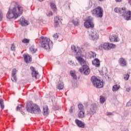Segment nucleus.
Masks as SVG:
<instances>
[{"label":"nucleus","mask_w":131,"mask_h":131,"mask_svg":"<svg viewBox=\"0 0 131 131\" xmlns=\"http://www.w3.org/2000/svg\"><path fill=\"white\" fill-rule=\"evenodd\" d=\"M122 0H116V2H117V3H120V2H121Z\"/></svg>","instance_id":"a18cd8bd"},{"label":"nucleus","mask_w":131,"mask_h":131,"mask_svg":"<svg viewBox=\"0 0 131 131\" xmlns=\"http://www.w3.org/2000/svg\"><path fill=\"white\" fill-rule=\"evenodd\" d=\"M103 12V9L99 6L91 11L92 15L97 18H102Z\"/></svg>","instance_id":"20e7f679"},{"label":"nucleus","mask_w":131,"mask_h":131,"mask_svg":"<svg viewBox=\"0 0 131 131\" xmlns=\"http://www.w3.org/2000/svg\"><path fill=\"white\" fill-rule=\"evenodd\" d=\"M93 56H96V54H95V53H94V54H93Z\"/></svg>","instance_id":"3c124183"},{"label":"nucleus","mask_w":131,"mask_h":131,"mask_svg":"<svg viewBox=\"0 0 131 131\" xmlns=\"http://www.w3.org/2000/svg\"><path fill=\"white\" fill-rule=\"evenodd\" d=\"M72 23H73V24L74 25H78V24H79V21H78V19H75V20H73V21H72Z\"/></svg>","instance_id":"f704fd0d"},{"label":"nucleus","mask_w":131,"mask_h":131,"mask_svg":"<svg viewBox=\"0 0 131 131\" xmlns=\"http://www.w3.org/2000/svg\"><path fill=\"white\" fill-rule=\"evenodd\" d=\"M78 107L79 111H84V107H83V105L82 104H79L78 105Z\"/></svg>","instance_id":"c756f323"},{"label":"nucleus","mask_w":131,"mask_h":131,"mask_svg":"<svg viewBox=\"0 0 131 131\" xmlns=\"http://www.w3.org/2000/svg\"><path fill=\"white\" fill-rule=\"evenodd\" d=\"M51 8L52 9L54 12H56L57 11V7H56V5L54 3H51Z\"/></svg>","instance_id":"cd10ccee"},{"label":"nucleus","mask_w":131,"mask_h":131,"mask_svg":"<svg viewBox=\"0 0 131 131\" xmlns=\"http://www.w3.org/2000/svg\"><path fill=\"white\" fill-rule=\"evenodd\" d=\"M0 106L1 109L4 110V108H5V105H4V100L2 99H0Z\"/></svg>","instance_id":"c85d7f7f"},{"label":"nucleus","mask_w":131,"mask_h":131,"mask_svg":"<svg viewBox=\"0 0 131 131\" xmlns=\"http://www.w3.org/2000/svg\"><path fill=\"white\" fill-rule=\"evenodd\" d=\"M114 11L116 13H120V14H122L123 12L125 11V7H123L121 9L116 8H115Z\"/></svg>","instance_id":"6ab92c4d"},{"label":"nucleus","mask_w":131,"mask_h":131,"mask_svg":"<svg viewBox=\"0 0 131 131\" xmlns=\"http://www.w3.org/2000/svg\"><path fill=\"white\" fill-rule=\"evenodd\" d=\"M26 109L28 112L32 114H40L41 111L37 105L33 103L32 101L28 102L26 105Z\"/></svg>","instance_id":"f03ea898"},{"label":"nucleus","mask_w":131,"mask_h":131,"mask_svg":"<svg viewBox=\"0 0 131 131\" xmlns=\"http://www.w3.org/2000/svg\"><path fill=\"white\" fill-rule=\"evenodd\" d=\"M19 22L22 26H27L28 25V21L22 17L20 18Z\"/></svg>","instance_id":"a211bd4d"},{"label":"nucleus","mask_w":131,"mask_h":131,"mask_svg":"<svg viewBox=\"0 0 131 131\" xmlns=\"http://www.w3.org/2000/svg\"><path fill=\"white\" fill-rule=\"evenodd\" d=\"M122 16L124 17L125 20H131V11H126V8H125V11L123 12Z\"/></svg>","instance_id":"9d476101"},{"label":"nucleus","mask_w":131,"mask_h":131,"mask_svg":"<svg viewBox=\"0 0 131 131\" xmlns=\"http://www.w3.org/2000/svg\"><path fill=\"white\" fill-rule=\"evenodd\" d=\"M78 116L79 117V118L84 117V111H79L78 114Z\"/></svg>","instance_id":"393cba45"},{"label":"nucleus","mask_w":131,"mask_h":131,"mask_svg":"<svg viewBox=\"0 0 131 131\" xmlns=\"http://www.w3.org/2000/svg\"><path fill=\"white\" fill-rule=\"evenodd\" d=\"M115 45L113 43H103V49L104 50H110L111 49H114L115 48Z\"/></svg>","instance_id":"f8f14e48"},{"label":"nucleus","mask_w":131,"mask_h":131,"mask_svg":"<svg viewBox=\"0 0 131 131\" xmlns=\"http://www.w3.org/2000/svg\"><path fill=\"white\" fill-rule=\"evenodd\" d=\"M128 78H129V75L126 74L124 75V79H125V80H128Z\"/></svg>","instance_id":"e433bc0d"},{"label":"nucleus","mask_w":131,"mask_h":131,"mask_svg":"<svg viewBox=\"0 0 131 131\" xmlns=\"http://www.w3.org/2000/svg\"><path fill=\"white\" fill-rule=\"evenodd\" d=\"M126 106H127V107H129V106H131V101L128 102L126 104Z\"/></svg>","instance_id":"79ce46f5"},{"label":"nucleus","mask_w":131,"mask_h":131,"mask_svg":"<svg viewBox=\"0 0 131 131\" xmlns=\"http://www.w3.org/2000/svg\"><path fill=\"white\" fill-rule=\"evenodd\" d=\"M64 88V84L63 83H60L58 84L57 89L58 90H63Z\"/></svg>","instance_id":"7c9ffc66"},{"label":"nucleus","mask_w":131,"mask_h":131,"mask_svg":"<svg viewBox=\"0 0 131 131\" xmlns=\"http://www.w3.org/2000/svg\"><path fill=\"white\" fill-rule=\"evenodd\" d=\"M76 58L80 64V65H82V66H83V65H86V61H85V60H84L83 58H81V57L78 56H77Z\"/></svg>","instance_id":"dca6fc26"},{"label":"nucleus","mask_w":131,"mask_h":131,"mask_svg":"<svg viewBox=\"0 0 131 131\" xmlns=\"http://www.w3.org/2000/svg\"><path fill=\"white\" fill-rule=\"evenodd\" d=\"M69 111H70V113H72V112L73 111V110H72V106L71 107V109Z\"/></svg>","instance_id":"c03bdc74"},{"label":"nucleus","mask_w":131,"mask_h":131,"mask_svg":"<svg viewBox=\"0 0 131 131\" xmlns=\"http://www.w3.org/2000/svg\"><path fill=\"white\" fill-rule=\"evenodd\" d=\"M39 2H42L43 0H38Z\"/></svg>","instance_id":"8fccbe9b"},{"label":"nucleus","mask_w":131,"mask_h":131,"mask_svg":"<svg viewBox=\"0 0 131 131\" xmlns=\"http://www.w3.org/2000/svg\"><path fill=\"white\" fill-rule=\"evenodd\" d=\"M119 89H120V86L119 85L116 84L113 86V91L114 92H116V91H118Z\"/></svg>","instance_id":"bb28decb"},{"label":"nucleus","mask_w":131,"mask_h":131,"mask_svg":"<svg viewBox=\"0 0 131 131\" xmlns=\"http://www.w3.org/2000/svg\"><path fill=\"white\" fill-rule=\"evenodd\" d=\"M110 40L111 42H113V41H118V39L116 37V35H112L110 36Z\"/></svg>","instance_id":"4be33fe9"},{"label":"nucleus","mask_w":131,"mask_h":131,"mask_svg":"<svg viewBox=\"0 0 131 131\" xmlns=\"http://www.w3.org/2000/svg\"><path fill=\"white\" fill-rule=\"evenodd\" d=\"M89 18L86 20L84 24V26L85 27V28H90V27H91L93 28L94 27V23H93V18H91V17H89Z\"/></svg>","instance_id":"1a4fd4ad"},{"label":"nucleus","mask_w":131,"mask_h":131,"mask_svg":"<svg viewBox=\"0 0 131 131\" xmlns=\"http://www.w3.org/2000/svg\"><path fill=\"white\" fill-rule=\"evenodd\" d=\"M75 123H76L77 125L79 127H81V128H84V126H85V124L83 123V122L79 120H75Z\"/></svg>","instance_id":"2eb2a0df"},{"label":"nucleus","mask_w":131,"mask_h":131,"mask_svg":"<svg viewBox=\"0 0 131 131\" xmlns=\"http://www.w3.org/2000/svg\"><path fill=\"white\" fill-rule=\"evenodd\" d=\"M30 69L32 71V76L34 77L36 79L39 78V74L35 70V69L33 67H31Z\"/></svg>","instance_id":"9b49d317"},{"label":"nucleus","mask_w":131,"mask_h":131,"mask_svg":"<svg viewBox=\"0 0 131 131\" xmlns=\"http://www.w3.org/2000/svg\"><path fill=\"white\" fill-rule=\"evenodd\" d=\"M128 3L129 4V5H130L131 6V0H128Z\"/></svg>","instance_id":"de8ad7c7"},{"label":"nucleus","mask_w":131,"mask_h":131,"mask_svg":"<svg viewBox=\"0 0 131 131\" xmlns=\"http://www.w3.org/2000/svg\"><path fill=\"white\" fill-rule=\"evenodd\" d=\"M90 36L92 40H97L99 38V33L96 30H92L90 34Z\"/></svg>","instance_id":"6e6552de"},{"label":"nucleus","mask_w":131,"mask_h":131,"mask_svg":"<svg viewBox=\"0 0 131 131\" xmlns=\"http://www.w3.org/2000/svg\"><path fill=\"white\" fill-rule=\"evenodd\" d=\"M105 98H104V97L101 96L100 97V102L101 103V104H103L104 102H105Z\"/></svg>","instance_id":"2f4dec72"},{"label":"nucleus","mask_w":131,"mask_h":131,"mask_svg":"<svg viewBox=\"0 0 131 131\" xmlns=\"http://www.w3.org/2000/svg\"><path fill=\"white\" fill-rule=\"evenodd\" d=\"M17 73V70L13 69L12 72L11 80L13 82H17V77H16V74Z\"/></svg>","instance_id":"ddd939ff"},{"label":"nucleus","mask_w":131,"mask_h":131,"mask_svg":"<svg viewBox=\"0 0 131 131\" xmlns=\"http://www.w3.org/2000/svg\"><path fill=\"white\" fill-rule=\"evenodd\" d=\"M15 45L14 44H12L11 47V51H15Z\"/></svg>","instance_id":"58836bf2"},{"label":"nucleus","mask_w":131,"mask_h":131,"mask_svg":"<svg viewBox=\"0 0 131 131\" xmlns=\"http://www.w3.org/2000/svg\"><path fill=\"white\" fill-rule=\"evenodd\" d=\"M2 20H3V12L0 10V21H2Z\"/></svg>","instance_id":"a19ab883"},{"label":"nucleus","mask_w":131,"mask_h":131,"mask_svg":"<svg viewBox=\"0 0 131 131\" xmlns=\"http://www.w3.org/2000/svg\"><path fill=\"white\" fill-rule=\"evenodd\" d=\"M23 11H24V8L20 5H18L16 8H13L12 10H9L6 15L8 19H17L18 17L21 16L23 13Z\"/></svg>","instance_id":"f257e3e1"},{"label":"nucleus","mask_w":131,"mask_h":131,"mask_svg":"<svg viewBox=\"0 0 131 131\" xmlns=\"http://www.w3.org/2000/svg\"><path fill=\"white\" fill-rule=\"evenodd\" d=\"M96 109H97V106L95 104H91L88 110V114L90 115V116L92 115H94L95 113H96Z\"/></svg>","instance_id":"0eeeda50"},{"label":"nucleus","mask_w":131,"mask_h":131,"mask_svg":"<svg viewBox=\"0 0 131 131\" xmlns=\"http://www.w3.org/2000/svg\"><path fill=\"white\" fill-rule=\"evenodd\" d=\"M49 107L48 106L46 105L43 107V114L45 116H48L49 115Z\"/></svg>","instance_id":"aec40b11"},{"label":"nucleus","mask_w":131,"mask_h":131,"mask_svg":"<svg viewBox=\"0 0 131 131\" xmlns=\"http://www.w3.org/2000/svg\"><path fill=\"white\" fill-rule=\"evenodd\" d=\"M99 50H103V49H104V44H101L99 46Z\"/></svg>","instance_id":"ea45409f"},{"label":"nucleus","mask_w":131,"mask_h":131,"mask_svg":"<svg viewBox=\"0 0 131 131\" xmlns=\"http://www.w3.org/2000/svg\"><path fill=\"white\" fill-rule=\"evenodd\" d=\"M70 75L72 76L74 79H77V76L75 74V71H70Z\"/></svg>","instance_id":"a878e982"},{"label":"nucleus","mask_w":131,"mask_h":131,"mask_svg":"<svg viewBox=\"0 0 131 131\" xmlns=\"http://www.w3.org/2000/svg\"><path fill=\"white\" fill-rule=\"evenodd\" d=\"M71 49L73 52L76 53L77 56H80V49L78 47H75L74 46H72Z\"/></svg>","instance_id":"4468645a"},{"label":"nucleus","mask_w":131,"mask_h":131,"mask_svg":"<svg viewBox=\"0 0 131 131\" xmlns=\"http://www.w3.org/2000/svg\"><path fill=\"white\" fill-rule=\"evenodd\" d=\"M49 16H53V12H52V11L49 12Z\"/></svg>","instance_id":"37998d69"},{"label":"nucleus","mask_w":131,"mask_h":131,"mask_svg":"<svg viewBox=\"0 0 131 131\" xmlns=\"http://www.w3.org/2000/svg\"><path fill=\"white\" fill-rule=\"evenodd\" d=\"M107 115H112V113H107Z\"/></svg>","instance_id":"49530a36"},{"label":"nucleus","mask_w":131,"mask_h":131,"mask_svg":"<svg viewBox=\"0 0 131 131\" xmlns=\"http://www.w3.org/2000/svg\"><path fill=\"white\" fill-rule=\"evenodd\" d=\"M39 42L42 48L46 50H50L52 46V41H51L49 38L42 36L40 38Z\"/></svg>","instance_id":"7ed1b4c3"},{"label":"nucleus","mask_w":131,"mask_h":131,"mask_svg":"<svg viewBox=\"0 0 131 131\" xmlns=\"http://www.w3.org/2000/svg\"><path fill=\"white\" fill-rule=\"evenodd\" d=\"M126 91L127 92H128L129 91H130V89H129V88H127Z\"/></svg>","instance_id":"09e8293b"},{"label":"nucleus","mask_w":131,"mask_h":131,"mask_svg":"<svg viewBox=\"0 0 131 131\" xmlns=\"http://www.w3.org/2000/svg\"><path fill=\"white\" fill-rule=\"evenodd\" d=\"M54 39L55 40H57L58 39V37H59V34L56 33L55 34H54L53 35Z\"/></svg>","instance_id":"c9c22d12"},{"label":"nucleus","mask_w":131,"mask_h":131,"mask_svg":"<svg viewBox=\"0 0 131 131\" xmlns=\"http://www.w3.org/2000/svg\"><path fill=\"white\" fill-rule=\"evenodd\" d=\"M24 57L26 63H29V62H31L32 60V58L28 54H24Z\"/></svg>","instance_id":"f3484780"},{"label":"nucleus","mask_w":131,"mask_h":131,"mask_svg":"<svg viewBox=\"0 0 131 131\" xmlns=\"http://www.w3.org/2000/svg\"><path fill=\"white\" fill-rule=\"evenodd\" d=\"M30 41V39L25 38L23 40H22V42L24 43H29V42Z\"/></svg>","instance_id":"72a5a7b5"},{"label":"nucleus","mask_w":131,"mask_h":131,"mask_svg":"<svg viewBox=\"0 0 131 131\" xmlns=\"http://www.w3.org/2000/svg\"><path fill=\"white\" fill-rule=\"evenodd\" d=\"M79 72L81 73H83L84 75H89L90 73H91V70H90V68L88 66V65H83L82 67L80 68L79 69Z\"/></svg>","instance_id":"423d86ee"},{"label":"nucleus","mask_w":131,"mask_h":131,"mask_svg":"<svg viewBox=\"0 0 131 131\" xmlns=\"http://www.w3.org/2000/svg\"><path fill=\"white\" fill-rule=\"evenodd\" d=\"M92 64L96 67H100V60L96 58L92 61Z\"/></svg>","instance_id":"412c9836"},{"label":"nucleus","mask_w":131,"mask_h":131,"mask_svg":"<svg viewBox=\"0 0 131 131\" xmlns=\"http://www.w3.org/2000/svg\"><path fill=\"white\" fill-rule=\"evenodd\" d=\"M22 105L19 104L16 107V111H20L21 110V108H22Z\"/></svg>","instance_id":"4c0bfd02"},{"label":"nucleus","mask_w":131,"mask_h":131,"mask_svg":"<svg viewBox=\"0 0 131 131\" xmlns=\"http://www.w3.org/2000/svg\"><path fill=\"white\" fill-rule=\"evenodd\" d=\"M100 2H102V1H104V0H99Z\"/></svg>","instance_id":"603ef678"},{"label":"nucleus","mask_w":131,"mask_h":131,"mask_svg":"<svg viewBox=\"0 0 131 131\" xmlns=\"http://www.w3.org/2000/svg\"><path fill=\"white\" fill-rule=\"evenodd\" d=\"M30 51L33 54L36 52V49L33 46H32L30 48Z\"/></svg>","instance_id":"473e14b6"},{"label":"nucleus","mask_w":131,"mask_h":131,"mask_svg":"<svg viewBox=\"0 0 131 131\" xmlns=\"http://www.w3.org/2000/svg\"><path fill=\"white\" fill-rule=\"evenodd\" d=\"M119 63L121 66H126V61L122 58L120 59Z\"/></svg>","instance_id":"b1692460"},{"label":"nucleus","mask_w":131,"mask_h":131,"mask_svg":"<svg viewBox=\"0 0 131 131\" xmlns=\"http://www.w3.org/2000/svg\"><path fill=\"white\" fill-rule=\"evenodd\" d=\"M54 21L55 27H58V26H59V22H60V18H59V17L56 16L54 18Z\"/></svg>","instance_id":"5701e85b"},{"label":"nucleus","mask_w":131,"mask_h":131,"mask_svg":"<svg viewBox=\"0 0 131 131\" xmlns=\"http://www.w3.org/2000/svg\"><path fill=\"white\" fill-rule=\"evenodd\" d=\"M91 81L95 88H97V89H101L103 88V82L98 79L97 77L95 76H92L91 78Z\"/></svg>","instance_id":"39448f33"}]
</instances>
